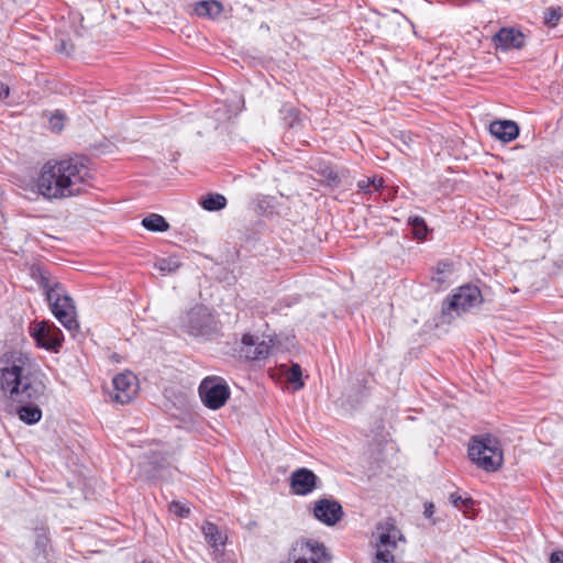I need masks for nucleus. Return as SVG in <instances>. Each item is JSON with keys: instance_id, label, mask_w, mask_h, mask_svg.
<instances>
[{"instance_id": "obj_1", "label": "nucleus", "mask_w": 563, "mask_h": 563, "mask_svg": "<svg viewBox=\"0 0 563 563\" xmlns=\"http://www.w3.org/2000/svg\"><path fill=\"white\" fill-rule=\"evenodd\" d=\"M93 174L89 159L71 156L48 161L41 168L36 181L40 195L48 200L76 197L92 186Z\"/></svg>"}, {"instance_id": "obj_25", "label": "nucleus", "mask_w": 563, "mask_h": 563, "mask_svg": "<svg viewBox=\"0 0 563 563\" xmlns=\"http://www.w3.org/2000/svg\"><path fill=\"white\" fill-rule=\"evenodd\" d=\"M49 539L47 531L44 527L35 530V547L40 552L45 553L48 545Z\"/></svg>"}, {"instance_id": "obj_7", "label": "nucleus", "mask_w": 563, "mask_h": 563, "mask_svg": "<svg viewBox=\"0 0 563 563\" xmlns=\"http://www.w3.org/2000/svg\"><path fill=\"white\" fill-rule=\"evenodd\" d=\"M376 556L374 563H395L393 550L402 539L399 529L393 523L386 522L377 527Z\"/></svg>"}, {"instance_id": "obj_23", "label": "nucleus", "mask_w": 563, "mask_h": 563, "mask_svg": "<svg viewBox=\"0 0 563 563\" xmlns=\"http://www.w3.org/2000/svg\"><path fill=\"white\" fill-rule=\"evenodd\" d=\"M562 16V10L560 7H551L544 11L543 20L544 24L549 27H555Z\"/></svg>"}, {"instance_id": "obj_17", "label": "nucleus", "mask_w": 563, "mask_h": 563, "mask_svg": "<svg viewBox=\"0 0 563 563\" xmlns=\"http://www.w3.org/2000/svg\"><path fill=\"white\" fill-rule=\"evenodd\" d=\"M489 132L499 141L508 143L517 139L519 126L511 120L494 121L489 124Z\"/></svg>"}, {"instance_id": "obj_11", "label": "nucleus", "mask_w": 563, "mask_h": 563, "mask_svg": "<svg viewBox=\"0 0 563 563\" xmlns=\"http://www.w3.org/2000/svg\"><path fill=\"white\" fill-rule=\"evenodd\" d=\"M139 383L131 372L118 374L113 378L112 399L119 404L130 402L137 394Z\"/></svg>"}, {"instance_id": "obj_6", "label": "nucleus", "mask_w": 563, "mask_h": 563, "mask_svg": "<svg viewBox=\"0 0 563 563\" xmlns=\"http://www.w3.org/2000/svg\"><path fill=\"white\" fill-rule=\"evenodd\" d=\"M199 396L209 409L217 410L224 406L230 397L227 382L219 376H208L199 385Z\"/></svg>"}, {"instance_id": "obj_4", "label": "nucleus", "mask_w": 563, "mask_h": 563, "mask_svg": "<svg viewBox=\"0 0 563 563\" xmlns=\"http://www.w3.org/2000/svg\"><path fill=\"white\" fill-rule=\"evenodd\" d=\"M468 456L477 467L486 472H496L504 463L501 444L492 434L474 437L468 445Z\"/></svg>"}, {"instance_id": "obj_3", "label": "nucleus", "mask_w": 563, "mask_h": 563, "mask_svg": "<svg viewBox=\"0 0 563 563\" xmlns=\"http://www.w3.org/2000/svg\"><path fill=\"white\" fill-rule=\"evenodd\" d=\"M40 284L45 290L46 299L54 317L67 330H78L79 324L76 319V307L64 287L58 283L51 285L49 279L44 275L41 276Z\"/></svg>"}, {"instance_id": "obj_20", "label": "nucleus", "mask_w": 563, "mask_h": 563, "mask_svg": "<svg viewBox=\"0 0 563 563\" xmlns=\"http://www.w3.org/2000/svg\"><path fill=\"white\" fill-rule=\"evenodd\" d=\"M142 225L152 232H165L169 229L168 222L157 213H151L142 220Z\"/></svg>"}, {"instance_id": "obj_16", "label": "nucleus", "mask_w": 563, "mask_h": 563, "mask_svg": "<svg viewBox=\"0 0 563 563\" xmlns=\"http://www.w3.org/2000/svg\"><path fill=\"white\" fill-rule=\"evenodd\" d=\"M41 402L42 400H30L25 404H9V406L15 410L21 421L26 424H34L42 418Z\"/></svg>"}, {"instance_id": "obj_27", "label": "nucleus", "mask_w": 563, "mask_h": 563, "mask_svg": "<svg viewBox=\"0 0 563 563\" xmlns=\"http://www.w3.org/2000/svg\"><path fill=\"white\" fill-rule=\"evenodd\" d=\"M65 123V115L60 111H56L49 117V128L53 132L63 130Z\"/></svg>"}, {"instance_id": "obj_28", "label": "nucleus", "mask_w": 563, "mask_h": 563, "mask_svg": "<svg viewBox=\"0 0 563 563\" xmlns=\"http://www.w3.org/2000/svg\"><path fill=\"white\" fill-rule=\"evenodd\" d=\"M450 501L460 509H467L473 505V500L468 497H462L457 493H452L450 495Z\"/></svg>"}, {"instance_id": "obj_13", "label": "nucleus", "mask_w": 563, "mask_h": 563, "mask_svg": "<svg viewBox=\"0 0 563 563\" xmlns=\"http://www.w3.org/2000/svg\"><path fill=\"white\" fill-rule=\"evenodd\" d=\"M32 335L38 346L57 351L62 345V332L46 321L37 322L32 328Z\"/></svg>"}, {"instance_id": "obj_32", "label": "nucleus", "mask_w": 563, "mask_h": 563, "mask_svg": "<svg viewBox=\"0 0 563 563\" xmlns=\"http://www.w3.org/2000/svg\"><path fill=\"white\" fill-rule=\"evenodd\" d=\"M321 173L330 185L336 186L340 183L338 174L331 167H324Z\"/></svg>"}, {"instance_id": "obj_30", "label": "nucleus", "mask_w": 563, "mask_h": 563, "mask_svg": "<svg viewBox=\"0 0 563 563\" xmlns=\"http://www.w3.org/2000/svg\"><path fill=\"white\" fill-rule=\"evenodd\" d=\"M169 511L176 515L177 517L186 518L189 516L190 508L186 504L173 501L169 504Z\"/></svg>"}, {"instance_id": "obj_19", "label": "nucleus", "mask_w": 563, "mask_h": 563, "mask_svg": "<svg viewBox=\"0 0 563 563\" xmlns=\"http://www.w3.org/2000/svg\"><path fill=\"white\" fill-rule=\"evenodd\" d=\"M195 11L199 16L217 19L222 13L223 7L219 1L205 0L196 4Z\"/></svg>"}, {"instance_id": "obj_21", "label": "nucleus", "mask_w": 563, "mask_h": 563, "mask_svg": "<svg viewBox=\"0 0 563 563\" xmlns=\"http://www.w3.org/2000/svg\"><path fill=\"white\" fill-rule=\"evenodd\" d=\"M201 207L208 211H218L227 206V199L221 194H208L201 198Z\"/></svg>"}, {"instance_id": "obj_2", "label": "nucleus", "mask_w": 563, "mask_h": 563, "mask_svg": "<svg viewBox=\"0 0 563 563\" xmlns=\"http://www.w3.org/2000/svg\"><path fill=\"white\" fill-rule=\"evenodd\" d=\"M0 390L8 404L43 400L46 385L35 371L33 360L13 351L0 358Z\"/></svg>"}, {"instance_id": "obj_18", "label": "nucleus", "mask_w": 563, "mask_h": 563, "mask_svg": "<svg viewBox=\"0 0 563 563\" xmlns=\"http://www.w3.org/2000/svg\"><path fill=\"white\" fill-rule=\"evenodd\" d=\"M201 530L206 542L212 548L213 553H221L228 539L227 533L212 522H205Z\"/></svg>"}, {"instance_id": "obj_29", "label": "nucleus", "mask_w": 563, "mask_h": 563, "mask_svg": "<svg viewBox=\"0 0 563 563\" xmlns=\"http://www.w3.org/2000/svg\"><path fill=\"white\" fill-rule=\"evenodd\" d=\"M155 266L163 274H167L175 272L178 268V263L169 258H162Z\"/></svg>"}, {"instance_id": "obj_12", "label": "nucleus", "mask_w": 563, "mask_h": 563, "mask_svg": "<svg viewBox=\"0 0 563 563\" xmlns=\"http://www.w3.org/2000/svg\"><path fill=\"white\" fill-rule=\"evenodd\" d=\"M313 517L325 526L332 527L341 520L343 509L339 501L332 498H321L314 501Z\"/></svg>"}, {"instance_id": "obj_36", "label": "nucleus", "mask_w": 563, "mask_h": 563, "mask_svg": "<svg viewBox=\"0 0 563 563\" xmlns=\"http://www.w3.org/2000/svg\"><path fill=\"white\" fill-rule=\"evenodd\" d=\"M433 512H434L433 505H431V504H430L429 506H427V507H426L424 515H426L427 517L432 516V514H433Z\"/></svg>"}, {"instance_id": "obj_8", "label": "nucleus", "mask_w": 563, "mask_h": 563, "mask_svg": "<svg viewBox=\"0 0 563 563\" xmlns=\"http://www.w3.org/2000/svg\"><path fill=\"white\" fill-rule=\"evenodd\" d=\"M329 560L325 547L312 539L297 541L290 552L292 563H327Z\"/></svg>"}, {"instance_id": "obj_35", "label": "nucleus", "mask_w": 563, "mask_h": 563, "mask_svg": "<svg viewBox=\"0 0 563 563\" xmlns=\"http://www.w3.org/2000/svg\"><path fill=\"white\" fill-rule=\"evenodd\" d=\"M9 96V87L0 84V99H5Z\"/></svg>"}, {"instance_id": "obj_15", "label": "nucleus", "mask_w": 563, "mask_h": 563, "mask_svg": "<svg viewBox=\"0 0 563 563\" xmlns=\"http://www.w3.org/2000/svg\"><path fill=\"white\" fill-rule=\"evenodd\" d=\"M318 477L308 468H299L291 474L290 487L296 495H308L317 487Z\"/></svg>"}, {"instance_id": "obj_26", "label": "nucleus", "mask_w": 563, "mask_h": 563, "mask_svg": "<svg viewBox=\"0 0 563 563\" xmlns=\"http://www.w3.org/2000/svg\"><path fill=\"white\" fill-rule=\"evenodd\" d=\"M235 114L236 111L229 109L225 104L222 103L213 111V118L218 123L225 122Z\"/></svg>"}, {"instance_id": "obj_31", "label": "nucleus", "mask_w": 563, "mask_h": 563, "mask_svg": "<svg viewBox=\"0 0 563 563\" xmlns=\"http://www.w3.org/2000/svg\"><path fill=\"white\" fill-rule=\"evenodd\" d=\"M382 185H383L382 179H376V178L371 179V178H367L366 180L358 181L357 187L361 190H363V191H369V187L371 186H374L375 189H378V188L382 187Z\"/></svg>"}, {"instance_id": "obj_14", "label": "nucleus", "mask_w": 563, "mask_h": 563, "mask_svg": "<svg viewBox=\"0 0 563 563\" xmlns=\"http://www.w3.org/2000/svg\"><path fill=\"white\" fill-rule=\"evenodd\" d=\"M494 43L501 51L520 49L526 44V36L517 29L503 27L494 36Z\"/></svg>"}, {"instance_id": "obj_34", "label": "nucleus", "mask_w": 563, "mask_h": 563, "mask_svg": "<svg viewBox=\"0 0 563 563\" xmlns=\"http://www.w3.org/2000/svg\"><path fill=\"white\" fill-rule=\"evenodd\" d=\"M550 563H563V551H555L551 554Z\"/></svg>"}, {"instance_id": "obj_9", "label": "nucleus", "mask_w": 563, "mask_h": 563, "mask_svg": "<svg viewBox=\"0 0 563 563\" xmlns=\"http://www.w3.org/2000/svg\"><path fill=\"white\" fill-rule=\"evenodd\" d=\"M482 292L478 287L473 285H465L457 288L452 295L448 308L444 309L445 313L450 311L461 314L475 308L482 303Z\"/></svg>"}, {"instance_id": "obj_24", "label": "nucleus", "mask_w": 563, "mask_h": 563, "mask_svg": "<svg viewBox=\"0 0 563 563\" xmlns=\"http://www.w3.org/2000/svg\"><path fill=\"white\" fill-rule=\"evenodd\" d=\"M301 377H302L301 367L298 364H292L287 374V378L291 384L295 385L296 390L303 387Z\"/></svg>"}, {"instance_id": "obj_33", "label": "nucleus", "mask_w": 563, "mask_h": 563, "mask_svg": "<svg viewBox=\"0 0 563 563\" xmlns=\"http://www.w3.org/2000/svg\"><path fill=\"white\" fill-rule=\"evenodd\" d=\"M450 267H451V265L449 263L440 262V263H438L437 268H435L437 269V274L442 275L445 272H449Z\"/></svg>"}, {"instance_id": "obj_37", "label": "nucleus", "mask_w": 563, "mask_h": 563, "mask_svg": "<svg viewBox=\"0 0 563 563\" xmlns=\"http://www.w3.org/2000/svg\"><path fill=\"white\" fill-rule=\"evenodd\" d=\"M439 283H442L443 282V278L442 277H437L435 278Z\"/></svg>"}, {"instance_id": "obj_10", "label": "nucleus", "mask_w": 563, "mask_h": 563, "mask_svg": "<svg viewBox=\"0 0 563 563\" xmlns=\"http://www.w3.org/2000/svg\"><path fill=\"white\" fill-rule=\"evenodd\" d=\"M273 340L264 335L244 334L241 340L240 354L246 360L256 361L268 356Z\"/></svg>"}, {"instance_id": "obj_22", "label": "nucleus", "mask_w": 563, "mask_h": 563, "mask_svg": "<svg viewBox=\"0 0 563 563\" xmlns=\"http://www.w3.org/2000/svg\"><path fill=\"white\" fill-rule=\"evenodd\" d=\"M408 224L411 227L412 233L417 239L422 240L426 238L428 229H427V224L422 218L410 217L408 219Z\"/></svg>"}, {"instance_id": "obj_5", "label": "nucleus", "mask_w": 563, "mask_h": 563, "mask_svg": "<svg viewBox=\"0 0 563 563\" xmlns=\"http://www.w3.org/2000/svg\"><path fill=\"white\" fill-rule=\"evenodd\" d=\"M181 328L192 336H207L217 331V321L210 310L201 305L189 309L181 317Z\"/></svg>"}]
</instances>
